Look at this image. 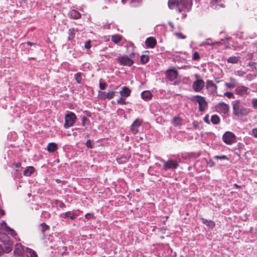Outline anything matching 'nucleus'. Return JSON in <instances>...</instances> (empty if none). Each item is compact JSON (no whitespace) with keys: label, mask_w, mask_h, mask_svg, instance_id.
<instances>
[{"label":"nucleus","mask_w":257,"mask_h":257,"mask_svg":"<svg viewBox=\"0 0 257 257\" xmlns=\"http://www.w3.org/2000/svg\"><path fill=\"white\" fill-rule=\"evenodd\" d=\"M168 4L170 9H174L176 8L178 12L181 13L182 10L180 7L187 11H189L192 8V0H169Z\"/></svg>","instance_id":"f257e3e1"},{"label":"nucleus","mask_w":257,"mask_h":257,"mask_svg":"<svg viewBox=\"0 0 257 257\" xmlns=\"http://www.w3.org/2000/svg\"><path fill=\"white\" fill-rule=\"evenodd\" d=\"M233 114L237 116L247 115L250 112L249 108L244 107L240 100H236L232 102Z\"/></svg>","instance_id":"f03ea898"},{"label":"nucleus","mask_w":257,"mask_h":257,"mask_svg":"<svg viewBox=\"0 0 257 257\" xmlns=\"http://www.w3.org/2000/svg\"><path fill=\"white\" fill-rule=\"evenodd\" d=\"M191 100L198 103L199 110L201 112L204 111L207 107V102L203 96L198 95H195L192 97Z\"/></svg>","instance_id":"7ed1b4c3"},{"label":"nucleus","mask_w":257,"mask_h":257,"mask_svg":"<svg viewBox=\"0 0 257 257\" xmlns=\"http://www.w3.org/2000/svg\"><path fill=\"white\" fill-rule=\"evenodd\" d=\"M76 118L75 114L72 112H70L66 114L65 116L64 127L68 128L73 126L76 121Z\"/></svg>","instance_id":"20e7f679"},{"label":"nucleus","mask_w":257,"mask_h":257,"mask_svg":"<svg viewBox=\"0 0 257 257\" xmlns=\"http://www.w3.org/2000/svg\"><path fill=\"white\" fill-rule=\"evenodd\" d=\"M161 162L164 164L163 170L167 171L171 169H176L179 167V164L177 161L168 160L165 161L161 160Z\"/></svg>","instance_id":"39448f33"},{"label":"nucleus","mask_w":257,"mask_h":257,"mask_svg":"<svg viewBox=\"0 0 257 257\" xmlns=\"http://www.w3.org/2000/svg\"><path fill=\"white\" fill-rule=\"evenodd\" d=\"M236 137L230 132H225L222 136V140L227 145H231L235 141Z\"/></svg>","instance_id":"423d86ee"},{"label":"nucleus","mask_w":257,"mask_h":257,"mask_svg":"<svg viewBox=\"0 0 257 257\" xmlns=\"http://www.w3.org/2000/svg\"><path fill=\"white\" fill-rule=\"evenodd\" d=\"M116 60L122 66H131L134 64L133 60L126 56H120Z\"/></svg>","instance_id":"0eeeda50"},{"label":"nucleus","mask_w":257,"mask_h":257,"mask_svg":"<svg viewBox=\"0 0 257 257\" xmlns=\"http://www.w3.org/2000/svg\"><path fill=\"white\" fill-rule=\"evenodd\" d=\"M0 229L5 231L8 234H10L16 238L17 233L14 230L9 227L5 221H3L0 225Z\"/></svg>","instance_id":"6e6552de"},{"label":"nucleus","mask_w":257,"mask_h":257,"mask_svg":"<svg viewBox=\"0 0 257 257\" xmlns=\"http://www.w3.org/2000/svg\"><path fill=\"white\" fill-rule=\"evenodd\" d=\"M216 109L218 112L224 114H227L229 111L228 105L224 102L218 103L216 105Z\"/></svg>","instance_id":"1a4fd4ad"},{"label":"nucleus","mask_w":257,"mask_h":257,"mask_svg":"<svg viewBox=\"0 0 257 257\" xmlns=\"http://www.w3.org/2000/svg\"><path fill=\"white\" fill-rule=\"evenodd\" d=\"M204 86V82L202 79H197L193 84L192 88L196 92L200 91Z\"/></svg>","instance_id":"9d476101"},{"label":"nucleus","mask_w":257,"mask_h":257,"mask_svg":"<svg viewBox=\"0 0 257 257\" xmlns=\"http://www.w3.org/2000/svg\"><path fill=\"white\" fill-rule=\"evenodd\" d=\"M178 76V72L176 70L170 69L167 71V76L168 79L171 81H175Z\"/></svg>","instance_id":"9b49d317"},{"label":"nucleus","mask_w":257,"mask_h":257,"mask_svg":"<svg viewBox=\"0 0 257 257\" xmlns=\"http://www.w3.org/2000/svg\"><path fill=\"white\" fill-rule=\"evenodd\" d=\"M249 89L245 86H238L235 89L236 93L239 95L247 94Z\"/></svg>","instance_id":"f8f14e48"},{"label":"nucleus","mask_w":257,"mask_h":257,"mask_svg":"<svg viewBox=\"0 0 257 257\" xmlns=\"http://www.w3.org/2000/svg\"><path fill=\"white\" fill-rule=\"evenodd\" d=\"M25 252H26V248L22 246L21 243H17L15 245L14 250V253L17 255H22Z\"/></svg>","instance_id":"ddd939ff"},{"label":"nucleus","mask_w":257,"mask_h":257,"mask_svg":"<svg viewBox=\"0 0 257 257\" xmlns=\"http://www.w3.org/2000/svg\"><path fill=\"white\" fill-rule=\"evenodd\" d=\"M61 217L63 218H69L71 220H74L78 215L72 211H67L61 214Z\"/></svg>","instance_id":"4468645a"},{"label":"nucleus","mask_w":257,"mask_h":257,"mask_svg":"<svg viewBox=\"0 0 257 257\" xmlns=\"http://www.w3.org/2000/svg\"><path fill=\"white\" fill-rule=\"evenodd\" d=\"M145 43L148 48H153L156 45L157 41L155 38L151 37L146 40Z\"/></svg>","instance_id":"2eb2a0df"},{"label":"nucleus","mask_w":257,"mask_h":257,"mask_svg":"<svg viewBox=\"0 0 257 257\" xmlns=\"http://www.w3.org/2000/svg\"><path fill=\"white\" fill-rule=\"evenodd\" d=\"M141 122L138 119H136L132 123L131 126L132 132L134 134H136L138 132V128L140 126Z\"/></svg>","instance_id":"dca6fc26"},{"label":"nucleus","mask_w":257,"mask_h":257,"mask_svg":"<svg viewBox=\"0 0 257 257\" xmlns=\"http://www.w3.org/2000/svg\"><path fill=\"white\" fill-rule=\"evenodd\" d=\"M224 0H212L211 2V7L213 9H217V7H223Z\"/></svg>","instance_id":"f3484780"},{"label":"nucleus","mask_w":257,"mask_h":257,"mask_svg":"<svg viewBox=\"0 0 257 257\" xmlns=\"http://www.w3.org/2000/svg\"><path fill=\"white\" fill-rule=\"evenodd\" d=\"M131 92V91L128 87L124 86L121 88L119 93L122 97H127L130 95Z\"/></svg>","instance_id":"a211bd4d"},{"label":"nucleus","mask_w":257,"mask_h":257,"mask_svg":"<svg viewBox=\"0 0 257 257\" xmlns=\"http://www.w3.org/2000/svg\"><path fill=\"white\" fill-rule=\"evenodd\" d=\"M142 98L145 101H148L152 97V94L150 91H144L141 93Z\"/></svg>","instance_id":"6ab92c4d"},{"label":"nucleus","mask_w":257,"mask_h":257,"mask_svg":"<svg viewBox=\"0 0 257 257\" xmlns=\"http://www.w3.org/2000/svg\"><path fill=\"white\" fill-rule=\"evenodd\" d=\"M58 149L57 145L55 143H50L47 146V151L49 153H53Z\"/></svg>","instance_id":"aec40b11"},{"label":"nucleus","mask_w":257,"mask_h":257,"mask_svg":"<svg viewBox=\"0 0 257 257\" xmlns=\"http://www.w3.org/2000/svg\"><path fill=\"white\" fill-rule=\"evenodd\" d=\"M39 227L44 236H45V232L50 229L49 226L44 222L41 223Z\"/></svg>","instance_id":"412c9836"},{"label":"nucleus","mask_w":257,"mask_h":257,"mask_svg":"<svg viewBox=\"0 0 257 257\" xmlns=\"http://www.w3.org/2000/svg\"><path fill=\"white\" fill-rule=\"evenodd\" d=\"M115 91H110L108 92L107 93L105 92H102V94H104V96H102V98H107L108 99H111L114 97L115 95Z\"/></svg>","instance_id":"4be33fe9"},{"label":"nucleus","mask_w":257,"mask_h":257,"mask_svg":"<svg viewBox=\"0 0 257 257\" xmlns=\"http://www.w3.org/2000/svg\"><path fill=\"white\" fill-rule=\"evenodd\" d=\"M35 168L32 166H29L24 171V175L25 176H30L35 171Z\"/></svg>","instance_id":"5701e85b"},{"label":"nucleus","mask_w":257,"mask_h":257,"mask_svg":"<svg viewBox=\"0 0 257 257\" xmlns=\"http://www.w3.org/2000/svg\"><path fill=\"white\" fill-rule=\"evenodd\" d=\"M172 123L174 126L181 125L182 124V119L179 116H175L172 119Z\"/></svg>","instance_id":"b1692460"},{"label":"nucleus","mask_w":257,"mask_h":257,"mask_svg":"<svg viewBox=\"0 0 257 257\" xmlns=\"http://www.w3.org/2000/svg\"><path fill=\"white\" fill-rule=\"evenodd\" d=\"M26 253L27 257H38L36 252L31 248L26 247Z\"/></svg>","instance_id":"393cba45"},{"label":"nucleus","mask_w":257,"mask_h":257,"mask_svg":"<svg viewBox=\"0 0 257 257\" xmlns=\"http://www.w3.org/2000/svg\"><path fill=\"white\" fill-rule=\"evenodd\" d=\"M69 15L72 18L74 19H79L81 17V14L77 11L74 10L70 12Z\"/></svg>","instance_id":"a878e982"},{"label":"nucleus","mask_w":257,"mask_h":257,"mask_svg":"<svg viewBox=\"0 0 257 257\" xmlns=\"http://www.w3.org/2000/svg\"><path fill=\"white\" fill-rule=\"evenodd\" d=\"M239 59L240 57L239 56H231L227 59V61L229 63L236 64L239 61Z\"/></svg>","instance_id":"bb28decb"},{"label":"nucleus","mask_w":257,"mask_h":257,"mask_svg":"<svg viewBox=\"0 0 257 257\" xmlns=\"http://www.w3.org/2000/svg\"><path fill=\"white\" fill-rule=\"evenodd\" d=\"M211 121L213 124H217L220 122V118L218 115L214 114L211 116Z\"/></svg>","instance_id":"cd10ccee"},{"label":"nucleus","mask_w":257,"mask_h":257,"mask_svg":"<svg viewBox=\"0 0 257 257\" xmlns=\"http://www.w3.org/2000/svg\"><path fill=\"white\" fill-rule=\"evenodd\" d=\"M206 87L207 88H212L215 90L217 89V86L216 85L213 83V81L208 80L206 81Z\"/></svg>","instance_id":"c85d7f7f"},{"label":"nucleus","mask_w":257,"mask_h":257,"mask_svg":"<svg viewBox=\"0 0 257 257\" xmlns=\"http://www.w3.org/2000/svg\"><path fill=\"white\" fill-rule=\"evenodd\" d=\"M82 73L81 72H77L74 75L75 80L78 84H80L82 81Z\"/></svg>","instance_id":"c756f323"},{"label":"nucleus","mask_w":257,"mask_h":257,"mask_svg":"<svg viewBox=\"0 0 257 257\" xmlns=\"http://www.w3.org/2000/svg\"><path fill=\"white\" fill-rule=\"evenodd\" d=\"M126 0H121V2L124 4ZM131 4L132 7H136L138 5H139L141 2L142 0H131Z\"/></svg>","instance_id":"7c9ffc66"},{"label":"nucleus","mask_w":257,"mask_h":257,"mask_svg":"<svg viewBox=\"0 0 257 257\" xmlns=\"http://www.w3.org/2000/svg\"><path fill=\"white\" fill-rule=\"evenodd\" d=\"M111 40L115 44L119 43L121 40V37L119 35H115L111 36Z\"/></svg>","instance_id":"2f4dec72"},{"label":"nucleus","mask_w":257,"mask_h":257,"mask_svg":"<svg viewBox=\"0 0 257 257\" xmlns=\"http://www.w3.org/2000/svg\"><path fill=\"white\" fill-rule=\"evenodd\" d=\"M69 36H68V39L69 40H72L75 37V30L74 29H70L69 30Z\"/></svg>","instance_id":"473e14b6"},{"label":"nucleus","mask_w":257,"mask_h":257,"mask_svg":"<svg viewBox=\"0 0 257 257\" xmlns=\"http://www.w3.org/2000/svg\"><path fill=\"white\" fill-rule=\"evenodd\" d=\"M149 60V57L146 55H143L141 57V61L142 63L145 64L148 62Z\"/></svg>","instance_id":"72a5a7b5"},{"label":"nucleus","mask_w":257,"mask_h":257,"mask_svg":"<svg viewBox=\"0 0 257 257\" xmlns=\"http://www.w3.org/2000/svg\"><path fill=\"white\" fill-rule=\"evenodd\" d=\"M214 43H213L211 39H207L205 41L202 43V45H213Z\"/></svg>","instance_id":"f704fd0d"},{"label":"nucleus","mask_w":257,"mask_h":257,"mask_svg":"<svg viewBox=\"0 0 257 257\" xmlns=\"http://www.w3.org/2000/svg\"><path fill=\"white\" fill-rule=\"evenodd\" d=\"M116 102L118 104H121V105H124V104H125L127 103V102L126 101L125 99L123 97H122V96H121V97H120L119 98H118L116 100Z\"/></svg>","instance_id":"c9c22d12"},{"label":"nucleus","mask_w":257,"mask_h":257,"mask_svg":"<svg viewBox=\"0 0 257 257\" xmlns=\"http://www.w3.org/2000/svg\"><path fill=\"white\" fill-rule=\"evenodd\" d=\"M192 59L193 60H198L200 59V57L199 53L197 51H195L193 53L192 55Z\"/></svg>","instance_id":"e433bc0d"},{"label":"nucleus","mask_w":257,"mask_h":257,"mask_svg":"<svg viewBox=\"0 0 257 257\" xmlns=\"http://www.w3.org/2000/svg\"><path fill=\"white\" fill-rule=\"evenodd\" d=\"M41 217L45 219H48L50 217V214L47 211H42Z\"/></svg>","instance_id":"4c0bfd02"},{"label":"nucleus","mask_w":257,"mask_h":257,"mask_svg":"<svg viewBox=\"0 0 257 257\" xmlns=\"http://www.w3.org/2000/svg\"><path fill=\"white\" fill-rule=\"evenodd\" d=\"M11 243H9L7 246L5 247V249L4 250V252L6 253L10 252L12 250V246Z\"/></svg>","instance_id":"58836bf2"},{"label":"nucleus","mask_w":257,"mask_h":257,"mask_svg":"<svg viewBox=\"0 0 257 257\" xmlns=\"http://www.w3.org/2000/svg\"><path fill=\"white\" fill-rule=\"evenodd\" d=\"M127 158L125 157H121L117 159V161L118 163H123L127 162Z\"/></svg>","instance_id":"ea45409f"},{"label":"nucleus","mask_w":257,"mask_h":257,"mask_svg":"<svg viewBox=\"0 0 257 257\" xmlns=\"http://www.w3.org/2000/svg\"><path fill=\"white\" fill-rule=\"evenodd\" d=\"M214 158L216 159V160H218V159L226 160H228V158H227V157L226 156H225V155H223V156H215L214 157Z\"/></svg>","instance_id":"a19ab883"},{"label":"nucleus","mask_w":257,"mask_h":257,"mask_svg":"<svg viewBox=\"0 0 257 257\" xmlns=\"http://www.w3.org/2000/svg\"><path fill=\"white\" fill-rule=\"evenodd\" d=\"M224 95L228 98H232L234 97V94L231 92H226L224 93Z\"/></svg>","instance_id":"79ce46f5"},{"label":"nucleus","mask_w":257,"mask_h":257,"mask_svg":"<svg viewBox=\"0 0 257 257\" xmlns=\"http://www.w3.org/2000/svg\"><path fill=\"white\" fill-rule=\"evenodd\" d=\"M85 145L88 148L91 149L93 148V145H92L91 141L90 140H88L86 142Z\"/></svg>","instance_id":"37998d69"},{"label":"nucleus","mask_w":257,"mask_h":257,"mask_svg":"<svg viewBox=\"0 0 257 257\" xmlns=\"http://www.w3.org/2000/svg\"><path fill=\"white\" fill-rule=\"evenodd\" d=\"M107 84L105 82H100L99 83V88L101 90H104L106 88V86Z\"/></svg>","instance_id":"c03bdc74"},{"label":"nucleus","mask_w":257,"mask_h":257,"mask_svg":"<svg viewBox=\"0 0 257 257\" xmlns=\"http://www.w3.org/2000/svg\"><path fill=\"white\" fill-rule=\"evenodd\" d=\"M251 135L255 138H257V128H254L251 130Z\"/></svg>","instance_id":"a18cd8bd"},{"label":"nucleus","mask_w":257,"mask_h":257,"mask_svg":"<svg viewBox=\"0 0 257 257\" xmlns=\"http://www.w3.org/2000/svg\"><path fill=\"white\" fill-rule=\"evenodd\" d=\"M202 222L207 225H209L210 223H211L212 224H213V222H212L211 221H208L207 219H204V218H202Z\"/></svg>","instance_id":"49530a36"},{"label":"nucleus","mask_w":257,"mask_h":257,"mask_svg":"<svg viewBox=\"0 0 257 257\" xmlns=\"http://www.w3.org/2000/svg\"><path fill=\"white\" fill-rule=\"evenodd\" d=\"M225 85L229 88H233L235 87V85L233 83H225Z\"/></svg>","instance_id":"de8ad7c7"},{"label":"nucleus","mask_w":257,"mask_h":257,"mask_svg":"<svg viewBox=\"0 0 257 257\" xmlns=\"http://www.w3.org/2000/svg\"><path fill=\"white\" fill-rule=\"evenodd\" d=\"M176 35L178 38L185 39L186 38V37L183 36L181 33H177L176 34Z\"/></svg>","instance_id":"09e8293b"},{"label":"nucleus","mask_w":257,"mask_h":257,"mask_svg":"<svg viewBox=\"0 0 257 257\" xmlns=\"http://www.w3.org/2000/svg\"><path fill=\"white\" fill-rule=\"evenodd\" d=\"M85 47L88 49L90 48V47H91L90 41H87L86 42H85Z\"/></svg>","instance_id":"8fccbe9b"},{"label":"nucleus","mask_w":257,"mask_h":257,"mask_svg":"<svg viewBox=\"0 0 257 257\" xmlns=\"http://www.w3.org/2000/svg\"><path fill=\"white\" fill-rule=\"evenodd\" d=\"M86 119H87V118L85 116H83L82 117V125L83 126L85 125V121L86 120Z\"/></svg>","instance_id":"3c124183"},{"label":"nucleus","mask_w":257,"mask_h":257,"mask_svg":"<svg viewBox=\"0 0 257 257\" xmlns=\"http://www.w3.org/2000/svg\"><path fill=\"white\" fill-rule=\"evenodd\" d=\"M204 120L205 122L209 124L210 123L209 121L208 120V116L206 115L204 118Z\"/></svg>","instance_id":"603ef678"},{"label":"nucleus","mask_w":257,"mask_h":257,"mask_svg":"<svg viewBox=\"0 0 257 257\" xmlns=\"http://www.w3.org/2000/svg\"><path fill=\"white\" fill-rule=\"evenodd\" d=\"M168 24L171 28L172 30H173L174 28V24H173V23L171 22H169Z\"/></svg>","instance_id":"864d4df0"},{"label":"nucleus","mask_w":257,"mask_h":257,"mask_svg":"<svg viewBox=\"0 0 257 257\" xmlns=\"http://www.w3.org/2000/svg\"><path fill=\"white\" fill-rule=\"evenodd\" d=\"M93 216V214H91V213H87L85 216V218H87V219H89V217L90 216Z\"/></svg>","instance_id":"5fc2aeb1"},{"label":"nucleus","mask_w":257,"mask_h":257,"mask_svg":"<svg viewBox=\"0 0 257 257\" xmlns=\"http://www.w3.org/2000/svg\"><path fill=\"white\" fill-rule=\"evenodd\" d=\"M4 214H5L4 210H3L0 208V218L2 216L4 215Z\"/></svg>","instance_id":"6e6d98bb"},{"label":"nucleus","mask_w":257,"mask_h":257,"mask_svg":"<svg viewBox=\"0 0 257 257\" xmlns=\"http://www.w3.org/2000/svg\"><path fill=\"white\" fill-rule=\"evenodd\" d=\"M4 252V249L2 246V245H0V255H1L3 252Z\"/></svg>","instance_id":"4d7b16f0"},{"label":"nucleus","mask_w":257,"mask_h":257,"mask_svg":"<svg viewBox=\"0 0 257 257\" xmlns=\"http://www.w3.org/2000/svg\"><path fill=\"white\" fill-rule=\"evenodd\" d=\"M14 165L16 168H20L21 166V164L20 163H16Z\"/></svg>","instance_id":"13d9d810"},{"label":"nucleus","mask_w":257,"mask_h":257,"mask_svg":"<svg viewBox=\"0 0 257 257\" xmlns=\"http://www.w3.org/2000/svg\"><path fill=\"white\" fill-rule=\"evenodd\" d=\"M26 44L28 45V46H32L34 45V43H32L31 42H27L26 43Z\"/></svg>","instance_id":"bf43d9fd"},{"label":"nucleus","mask_w":257,"mask_h":257,"mask_svg":"<svg viewBox=\"0 0 257 257\" xmlns=\"http://www.w3.org/2000/svg\"><path fill=\"white\" fill-rule=\"evenodd\" d=\"M233 185H234V186H235V188H237V189H239V188H241V186H240L238 185L237 184H233Z\"/></svg>","instance_id":"052dcab7"},{"label":"nucleus","mask_w":257,"mask_h":257,"mask_svg":"<svg viewBox=\"0 0 257 257\" xmlns=\"http://www.w3.org/2000/svg\"><path fill=\"white\" fill-rule=\"evenodd\" d=\"M254 64V62H249L248 63V66H252Z\"/></svg>","instance_id":"680f3d73"},{"label":"nucleus","mask_w":257,"mask_h":257,"mask_svg":"<svg viewBox=\"0 0 257 257\" xmlns=\"http://www.w3.org/2000/svg\"><path fill=\"white\" fill-rule=\"evenodd\" d=\"M99 94H100V97L102 98V96H104V94H102V92H100Z\"/></svg>","instance_id":"e2e57ef3"},{"label":"nucleus","mask_w":257,"mask_h":257,"mask_svg":"<svg viewBox=\"0 0 257 257\" xmlns=\"http://www.w3.org/2000/svg\"><path fill=\"white\" fill-rule=\"evenodd\" d=\"M87 115L88 116H91V115H90V112H89L88 113H87Z\"/></svg>","instance_id":"0e129e2a"},{"label":"nucleus","mask_w":257,"mask_h":257,"mask_svg":"<svg viewBox=\"0 0 257 257\" xmlns=\"http://www.w3.org/2000/svg\"><path fill=\"white\" fill-rule=\"evenodd\" d=\"M134 55V53H132L130 55L131 57L132 58V55Z\"/></svg>","instance_id":"69168bd1"},{"label":"nucleus","mask_w":257,"mask_h":257,"mask_svg":"<svg viewBox=\"0 0 257 257\" xmlns=\"http://www.w3.org/2000/svg\"><path fill=\"white\" fill-rule=\"evenodd\" d=\"M139 191V189H137V191Z\"/></svg>","instance_id":"338daca9"}]
</instances>
